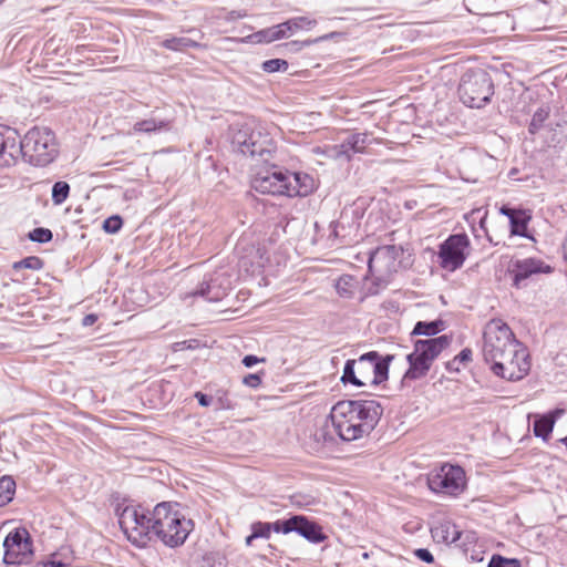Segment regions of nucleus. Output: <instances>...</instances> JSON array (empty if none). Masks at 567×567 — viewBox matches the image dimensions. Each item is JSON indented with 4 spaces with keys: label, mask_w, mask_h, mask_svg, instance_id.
I'll use <instances>...</instances> for the list:
<instances>
[{
    "label": "nucleus",
    "mask_w": 567,
    "mask_h": 567,
    "mask_svg": "<svg viewBox=\"0 0 567 567\" xmlns=\"http://www.w3.org/2000/svg\"><path fill=\"white\" fill-rule=\"evenodd\" d=\"M483 355L493 373L508 381L522 380L530 370L527 349L501 319L485 326Z\"/></svg>",
    "instance_id": "1"
},
{
    "label": "nucleus",
    "mask_w": 567,
    "mask_h": 567,
    "mask_svg": "<svg viewBox=\"0 0 567 567\" xmlns=\"http://www.w3.org/2000/svg\"><path fill=\"white\" fill-rule=\"evenodd\" d=\"M383 413L375 400L339 401L331 410L332 425L343 441H355L369 435Z\"/></svg>",
    "instance_id": "2"
},
{
    "label": "nucleus",
    "mask_w": 567,
    "mask_h": 567,
    "mask_svg": "<svg viewBox=\"0 0 567 567\" xmlns=\"http://www.w3.org/2000/svg\"><path fill=\"white\" fill-rule=\"evenodd\" d=\"M393 359L394 357L391 354L381 357L377 351H370L357 360H348L343 368L341 382L355 386L378 385L388 380L389 365Z\"/></svg>",
    "instance_id": "3"
},
{
    "label": "nucleus",
    "mask_w": 567,
    "mask_h": 567,
    "mask_svg": "<svg viewBox=\"0 0 567 567\" xmlns=\"http://www.w3.org/2000/svg\"><path fill=\"white\" fill-rule=\"evenodd\" d=\"M152 519L154 535L169 547L183 545L194 528L193 520L178 511H173L169 503L156 505L152 512Z\"/></svg>",
    "instance_id": "4"
},
{
    "label": "nucleus",
    "mask_w": 567,
    "mask_h": 567,
    "mask_svg": "<svg viewBox=\"0 0 567 567\" xmlns=\"http://www.w3.org/2000/svg\"><path fill=\"white\" fill-rule=\"evenodd\" d=\"M21 155L34 166H47L58 156V143L54 133L43 126L30 128L20 140Z\"/></svg>",
    "instance_id": "5"
},
{
    "label": "nucleus",
    "mask_w": 567,
    "mask_h": 567,
    "mask_svg": "<svg viewBox=\"0 0 567 567\" xmlns=\"http://www.w3.org/2000/svg\"><path fill=\"white\" fill-rule=\"evenodd\" d=\"M451 337L440 336L426 340H416L414 349L406 355L409 368L403 375L404 381H415L424 378L434 360L451 344Z\"/></svg>",
    "instance_id": "6"
},
{
    "label": "nucleus",
    "mask_w": 567,
    "mask_h": 567,
    "mask_svg": "<svg viewBox=\"0 0 567 567\" xmlns=\"http://www.w3.org/2000/svg\"><path fill=\"white\" fill-rule=\"evenodd\" d=\"M234 145L238 151L251 158L260 157L267 162L276 150L275 142L260 124L246 123L235 135Z\"/></svg>",
    "instance_id": "7"
},
{
    "label": "nucleus",
    "mask_w": 567,
    "mask_h": 567,
    "mask_svg": "<svg viewBox=\"0 0 567 567\" xmlns=\"http://www.w3.org/2000/svg\"><path fill=\"white\" fill-rule=\"evenodd\" d=\"M118 524L127 540L137 547L146 546L154 535L152 513L141 506H125L118 513Z\"/></svg>",
    "instance_id": "8"
},
{
    "label": "nucleus",
    "mask_w": 567,
    "mask_h": 567,
    "mask_svg": "<svg viewBox=\"0 0 567 567\" xmlns=\"http://www.w3.org/2000/svg\"><path fill=\"white\" fill-rule=\"evenodd\" d=\"M494 94V84L488 72L483 69L467 71L458 85L461 101L468 107H482Z\"/></svg>",
    "instance_id": "9"
},
{
    "label": "nucleus",
    "mask_w": 567,
    "mask_h": 567,
    "mask_svg": "<svg viewBox=\"0 0 567 567\" xmlns=\"http://www.w3.org/2000/svg\"><path fill=\"white\" fill-rule=\"evenodd\" d=\"M427 484L434 493L457 496L466 485L465 472L461 466L444 464L429 475Z\"/></svg>",
    "instance_id": "10"
},
{
    "label": "nucleus",
    "mask_w": 567,
    "mask_h": 567,
    "mask_svg": "<svg viewBox=\"0 0 567 567\" xmlns=\"http://www.w3.org/2000/svg\"><path fill=\"white\" fill-rule=\"evenodd\" d=\"M470 239L465 234L451 235L440 246L441 267L454 271L462 267L466 258Z\"/></svg>",
    "instance_id": "11"
},
{
    "label": "nucleus",
    "mask_w": 567,
    "mask_h": 567,
    "mask_svg": "<svg viewBox=\"0 0 567 567\" xmlns=\"http://www.w3.org/2000/svg\"><path fill=\"white\" fill-rule=\"evenodd\" d=\"M3 561L11 565L27 563L32 555V540L25 528H18L3 540Z\"/></svg>",
    "instance_id": "12"
},
{
    "label": "nucleus",
    "mask_w": 567,
    "mask_h": 567,
    "mask_svg": "<svg viewBox=\"0 0 567 567\" xmlns=\"http://www.w3.org/2000/svg\"><path fill=\"white\" fill-rule=\"evenodd\" d=\"M288 171L277 166L259 172L252 179V187L262 194L289 196Z\"/></svg>",
    "instance_id": "13"
},
{
    "label": "nucleus",
    "mask_w": 567,
    "mask_h": 567,
    "mask_svg": "<svg viewBox=\"0 0 567 567\" xmlns=\"http://www.w3.org/2000/svg\"><path fill=\"white\" fill-rule=\"evenodd\" d=\"M513 278V286L517 289L526 287V280L540 274H550L553 268L539 258H524L513 260L508 268Z\"/></svg>",
    "instance_id": "14"
},
{
    "label": "nucleus",
    "mask_w": 567,
    "mask_h": 567,
    "mask_svg": "<svg viewBox=\"0 0 567 567\" xmlns=\"http://www.w3.org/2000/svg\"><path fill=\"white\" fill-rule=\"evenodd\" d=\"M403 249L395 245H385L378 247L371 252L368 267L371 272L389 275L396 271V260L402 256Z\"/></svg>",
    "instance_id": "15"
},
{
    "label": "nucleus",
    "mask_w": 567,
    "mask_h": 567,
    "mask_svg": "<svg viewBox=\"0 0 567 567\" xmlns=\"http://www.w3.org/2000/svg\"><path fill=\"white\" fill-rule=\"evenodd\" d=\"M230 278L225 271H216L208 278H205L194 295L214 302L221 300L230 288Z\"/></svg>",
    "instance_id": "16"
},
{
    "label": "nucleus",
    "mask_w": 567,
    "mask_h": 567,
    "mask_svg": "<svg viewBox=\"0 0 567 567\" xmlns=\"http://www.w3.org/2000/svg\"><path fill=\"white\" fill-rule=\"evenodd\" d=\"M21 155L20 136L8 126H0V167L13 165Z\"/></svg>",
    "instance_id": "17"
},
{
    "label": "nucleus",
    "mask_w": 567,
    "mask_h": 567,
    "mask_svg": "<svg viewBox=\"0 0 567 567\" xmlns=\"http://www.w3.org/2000/svg\"><path fill=\"white\" fill-rule=\"evenodd\" d=\"M566 409L556 408L555 410L545 413V414H533L529 415V419L533 417V433L535 436L543 439V441L547 442L553 432L555 422L560 419L564 414H566Z\"/></svg>",
    "instance_id": "18"
},
{
    "label": "nucleus",
    "mask_w": 567,
    "mask_h": 567,
    "mask_svg": "<svg viewBox=\"0 0 567 567\" xmlns=\"http://www.w3.org/2000/svg\"><path fill=\"white\" fill-rule=\"evenodd\" d=\"M292 519H295L292 532L298 533L310 543L319 544L326 539L321 527L317 523L302 515H293Z\"/></svg>",
    "instance_id": "19"
},
{
    "label": "nucleus",
    "mask_w": 567,
    "mask_h": 567,
    "mask_svg": "<svg viewBox=\"0 0 567 567\" xmlns=\"http://www.w3.org/2000/svg\"><path fill=\"white\" fill-rule=\"evenodd\" d=\"M499 213L506 217H508L511 223V234L522 237L530 238L527 235V224L530 220L532 216L526 210L523 209H514L506 205H503L499 208Z\"/></svg>",
    "instance_id": "20"
},
{
    "label": "nucleus",
    "mask_w": 567,
    "mask_h": 567,
    "mask_svg": "<svg viewBox=\"0 0 567 567\" xmlns=\"http://www.w3.org/2000/svg\"><path fill=\"white\" fill-rule=\"evenodd\" d=\"M431 534L436 543L444 544L456 543L462 536V532L457 528V526L447 519L436 523L431 528Z\"/></svg>",
    "instance_id": "21"
},
{
    "label": "nucleus",
    "mask_w": 567,
    "mask_h": 567,
    "mask_svg": "<svg viewBox=\"0 0 567 567\" xmlns=\"http://www.w3.org/2000/svg\"><path fill=\"white\" fill-rule=\"evenodd\" d=\"M289 197L307 196L315 188V181L308 174L289 173Z\"/></svg>",
    "instance_id": "22"
},
{
    "label": "nucleus",
    "mask_w": 567,
    "mask_h": 567,
    "mask_svg": "<svg viewBox=\"0 0 567 567\" xmlns=\"http://www.w3.org/2000/svg\"><path fill=\"white\" fill-rule=\"evenodd\" d=\"M445 329V322L441 319L434 321H417L413 328L412 334L433 337Z\"/></svg>",
    "instance_id": "23"
},
{
    "label": "nucleus",
    "mask_w": 567,
    "mask_h": 567,
    "mask_svg": "<svg viewBox=\"0 0 567 567\" xmlns=\"http://www.w3.org/2000/svg\"><path fill=\"white\" fill-rule=\"evenodd\" d=\"M315 152L322 153L333 159H346L349 162L352 158V152L348 148L346 140L341 144L327 146L323 151L318 147Z\"/></svg>",
    "instance_id": "24"
},
{
    "label": "nucleus",
    "mask_w": 567,
    "mask_h": 567,
    "mask_svg": "<svg viewBox=\"0 0 567 567\" xmlns=\"http://www.w3.org/2000/svg\"><path fill=\"white\" fill-rule=\"evenodd\" d=\"M357 288L358 281L350 275H342L336 282V290L342 298H352Z\"/></svg>",
    "instance_id": "25"
},
{
    "label": "nucleus",
    "mask_w": 567,
    "mask_h": 567,
    "mask_svg": "<svg viewBox=\"0 0 567 567\" xmlns=\"http://www.w3.org/2000/svg\"><path fill=\"white\" fill-rule=\"evenodd\" d=\"M169 126V121L165 120H155V118H147L143 121H138L134 124L133 131L134 132H143V133H152L161 130H167Z\"/></svg>",
    "instance_id": "26"
},
{
    "label": "nucleus",
    "mask_w": 567,
    "mask_h": 567,
    "mask_svg": "<svg viewBox=\"0 0 567 567\" xmlns=\"http://www.w3.org/2000/svg\"><path fill=\"white\" fill-rule=\"evenodd\" d=\"M198 45L196 41L185 37H173L162 42V47L172 51H183L187 48H197Z\"/></svg>",
    "instance_id": "27"
},
{
    "label": "nucleus",
    "mask_w": 567,
    "mask_h": 567,
    "mask_svg": "<svg viewBox=\"0 0 567 567\" xmlns=\"http://www.w3.org/2000/svg\"><path fill=\"white\" fill-rule=\"evenodd\" d=\"M16 493V482L10 476L0 477V506L12 501Z\"/></svg>",
    "instance_id": "28"
},
{
    "label": "nucleus",
    "mask_w": 567,
    "mask_h": 567,
    "mask_svg": "<svg viewBox=\"0 0 567 567\" xmlns=\"http://www.w3.org/2000/svg\"><path fill=\"white\" fill-rule=\"evenodd\" d=\"M348 148L353 153H363L368 145V133H354L346 138Z\"/></svg>",
    "instance_id": "29"
},
{
    "label": "nucleus",
    "mask_w": 567,
    "mask_h": 567,
    "mask_svg": "<svg viewBox=\"0 0 567 567\" xmlns=\"http://www.w3.org/2000/svg\"><path fill=\"white\" fill-rule=\"evenodd\" d=\"M70 194V185L66 182L59 181L52 187V202L54 205L63 204Z\"/></svg>",
    "instance_id": "30"
},
{
    "label": "nucleus",
    "mask_w": 567,
    "mask_h": 567,
    "mask_svg": "<svg viewBox=\"0 0 567 567\" xmlns=\"http://www.w3.org/2000/svg\"><path fill=\"white\" fill-rule=\"evenodd\" d=\"M287 21L289 27H291V34L299 30H311L317 24L315 19H310L308 17H295Z\"/></svg>",
    "instance_id": "31"
},
{
    "label": "nucleus",
    "mask_w": 567,
    "mask_h": 567,
    "mask_svg": "<svg viewBox=\"0 0 567 567\" xmlns=\"http://www.w3.org/2000/svg\"><path fill=\"white\" fill-rule=\"evenodd\" d=\"M249 39L254 43H270L277 40V35L272 25L270 28L255 32L254 34L249 35Z\"/></svg>",
    "instance_id": "32"
},
{
    "label": "nucleus",
    "mask_w": 567,
    "mask_h": 567,
    "mask_svg": "<svg viewBox=\"0 0 567 567\" xmlns=\"http://www.w3.org/2000/svg\"><path fill=\"white\" fill-rule=\"evenodd\" d=\"M548 115H549L548 110L543 109V107L538 109L532 117V121L529 124V132L532 134H535L537 131H539L540 127L543 126L544 122L547 120Z\"/></svg>",
    "instance_id": "33"
},
{
    "label": "nucleus",
    "mask_w": 567,
    "mask_h": 567,
    "mask_svg": "<svg viewBox=\"0 0 567 567\" xmlns=\"http://www.w3.org/2000/svg\"><path fill=\"white\" fill-rule=\"evenodd\" d=\"M43 267V261L37 256L27 257L20 261L13 264V269H32L39 270Z\"/></svg>",
    "instance_id": "34"
},
{
    "label": "nucleus",
    "mask_w": 567,
    "mask_h": 567,
    "mask_svg": "<svg viewBox=\"0 0 567 567\" xmlns=\"http://www.w3.org/2000/svg\"><path fill=\"white\" fill-rule=\"evenodd\" d=\"M288 62L282 59H271L267 60L262 63L261 68L265 72L274 73L279 71H287L288 70Z\"/></svg>",
    "instance_id": "35"
},
{
    "label": "nucleus",
    "mask_w": 567,
    "mask_h": 567,
    "mask_svg": "<svg viewBox=\"0 0 567 567\" xmlns=\"http://www.w3.org/2000/svg\"><path fill=\"white\" fill-rule=\"evenodd\" d=\"M488 567H520V561L516 558H505L501 555H494Z\"/></svg>",
    "instance_id": "36"
},
{
    "label": "nucleus",
    "mask_w": 567,
    "mask_h": 567,
    "mask_svg": "<svg viewBox=\"0 0 567 567\" xmlns=\"http://www.w3.org/2000/svg\"><path fill=\"white\" fill-rule=\"evenodd\" d=\"M28 237L32 241L37 243H48L52 239L53 235L52 231L48 228L38 227L34 228L32 231L29 233Z\"/></svg>",
    "instance_id": "37"
},
{
    "label": "nucleus",
    "mask_w": 567,
    "mask_h": 567,
    "mask_svg": "<svg viewBox=\"0 0 567 567\" xmlns=\"http://www.w3.org/2000/svg\"><path fill=\"white\" fill-rule=\"evenodd\" d=\"M250 529L252 532V537L256 538L268 539L271 534L269 523L256 522L251 524Z\"/></svg>",
    "instance_id": "38"
},
{
    "label": "nucleus",
    "mask_w": 567,
    "mask_h": 567,
    "mask_svg": "<svg viewBox=\"0 0 567 567\" xmlns=\"http://www.w3.org/2000/svg\"><path fill=\"white\" fill-rule=\"evenodd\" d=\"M123 225V220L118 215L106 218L103 223V229L107 234H116Z\"/></svg>",
    "instance_id": "39"
},
{
    "label": "nucleus",
    "mask_w": 567,
    "mask_h": 567,
    "mask_svg": "<svg viewBox=\"0 0 567 567\" xmlns=\"http://www.w3.org/2000/svg\"><path fill=\"white\" fill-rule=\"evenodd\" d=\"M292 523H295L292 516L285 520H276L275 523H269L270 532L274 530L276 533L289 534L292 532L293 528Z\"/></svg>",
    "instance_id": "40"
},
{
    "label": "nucleus",
    "mask_w": 567,
    "mask_h": 567,
    "mask_svg": "<svg viewBox=\"0 0 567 567\" xmlns=\"http://www.w3.org/2000/svg\"><path fill=\"white\" fill-rule=\"evenodd\" d=\"M68 565H69V563L64 561L60 557V554H58V553L52 554L47 559H43V560L38 563L39 567H65Z\"/></svg>",
    "instance_id": "41"
},
{
    "label": "nucleus",
    "mask_w": 567,
    "mask_h": 567,
    "mask_svg": "<svg viewBox=\"0 0 567 567\" xmlns=\"http://www.w3.org/2000/svg\"><path fill=\"white\" fill-rule=\"evenodd\" d=\"M277 40L289 38L291 34V27H289L288 21L274 25Z\"/></svg>",
    "instance_id": "42"
},
{
    "label": "nucleus",
    "mask_w": 567,
    "mask_h": 567,
    "mask_svg": "<svg viewBox=\"0 0 567 567\" xmlns=\"http://www.w3.org/2000/svg\"><path fill=\"white\" fill-rule=\"evenodd\" d=\"M243 383L249 388H258L261 383V377L258 373H251L243 379Z\"/></svg>",
    "instance_id": "43"
},
{
    "label": "nucleus",
    "mask_w": 567,
    "mask_h": 567,
    "mask_svg": "<svg viewBox=\"0 0 567 567\" xmlns=\"http://www.w3.org/2000/svg\"><path fill=\"white\" fill-rule=\"evenodd\" d=\"M414 555L424 563H434V557L426 548H419L414 551Z\"/></svg>",
    "instance_id": "44"
},
{
    "label": "nucleus",
    "mask_w": 567,
    "mask_h": 567,
    "mask_svg": "<svg viewBox=\"0 0 567 567\" xmlns=\"http://www.w3.org/2000/svg\"><path fill=\"white\" fill-rule=\"evenodd\" d=\"M265 361V358H258L256 355H252V354H248L246 357H244L243 359V364L246 367V368H251L254 367L255 364H257L258 362H264Z\"/></svg>",
    "instance_id": "45"
},
{
    "label": "nucleus",
    "mask_w": 567,
    "mask_h": 567,
    "mask_svg": "<svg viewBox=\"0 0 567 567\" xmlns=\"http://www.w3.org/2000/svg\"><path fill=\"white\" fill-rule=\"evenodd\" d=\"M472 351L470 349H463L460 354H457L455 358L457 359L458 363H467L471 361Z\"/></svg>",
    "instance_id": "46"
},
{
    "label": "nucleus",
    "mask_w": 567,
    "mask_h": 567,
    "mask_svg": "<svg viewBox=\"0 0 567 567\" xmlns=\"http://www.w3.org/2000/svg\"><path fill=\"white\" fill-rule=\"evenodd\" d=\"M195 398L198 400V403L202 406H208L212 403V398L208 396L207 394L202 393V392H196L195 393Z\"/></svg>",
    "instance_id": "47"
},
{
    "label": "nucleus",
    "mask_w": 567,
    "mask_h": 567,
    "mask_svg": "<svg viewBox=\"0 0 567 567\" xmlns=\"http://www.w3.org/2000/svg\"><path fill=\"white\" fill-rule=\"evenodd\" d=\"M231 408H233V404L227 399L226 395H223V396L218 398V408L217 409H231Z\"/></svg>",
    "instance_id": "48"
},
{
    "label": "nucleus",
    "mask_w": 567,
    "mask_h": 567,
    "mask_svg": "<svg viewBox=\"0 0 567 567\" xmlns=\"http://www.w3.org/2000/svg\"><path fill=\"white\" fill-rule=\"evenodd\" d=\"M310 43H311L310 41H306V42L291 41V42L287 43L286 45L290 47L295 51H299L303 47L309 45Z\"/></svg>",
    "instance_id": "49"
},
{
    "label": "nucleus",
    "mask_w": 567,
    "mask_h": 567,
    "mask_svg": "<svg viewBox=\"0 0 567 567\" xmlns=\"http://www.w3.org/2000/svg\"><path fill=\"white\" fill-rule=\"evenodd\" d=\"M461 364H462V363H458L457 359H456V358H454L453 360H451V361H449V362L446 363V369H447L449 371H451V372H457V371H460V365H461Z\"/></svg>",
    "instance_id": "50"
},
{
    "label": "nucleus",
    "mask_w": 567,
    "mask_h": 567,
    "mask_svg": "<svg viewBox=\"0 0 567 567\" xmlns=\"http://www.w3.org/2000/svg\"><path fill=\"white\" fill-rule=\"evenodd\" d=\"M96 317L94 315H87L83 318V324L84 326H91L95 322Z\"/></svg>",
    "instance_id": "51"
},
{
    "label": "nucleus",
    "mask_w": 567,
    "mask_h": 567,
    "mask_svg": "<svg viewBox=\"0 0 567 567\" xmlns=\"http://www.w3.org/2000/svg\"><path fill=\"white\" fill-rule=\"evenodd\" d=\"M256 539V537H252V533L246 537V545L250 546L252 544V540Z\"/></svg>",
    "instance_id": "52"
},
{
    "label": "nucleus",
    "mask_w": 567,
    "mask_h": 567,
    "mask_svg": "<svg viewBox=\"0 0 567 567\" xmlns=\"http://www.w3.org/2000/svg\"><path fill=\"white\" fill-rule=\"evenodd\" d=\"M559 442L567 446V435L560 439Z\"/></svg>",
    "instance_id": "53"
},
{
    "label": "nucleus",
    "mask_w": 567,
    "mask_h": 567,
    "mask_svg": "<svg viewBox=\"0 0 567 567\" xmlns=\"http://www.w3.org/2000/svg\"><path fill=\"white\" fill-rule=\"evenodd\" d=\"M364 558H368V553H363L362 555Z\"/></svg>",
    "instance_id": "54"
}]
</instances>
